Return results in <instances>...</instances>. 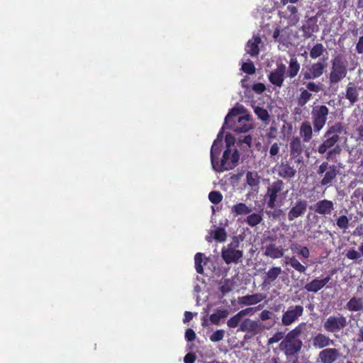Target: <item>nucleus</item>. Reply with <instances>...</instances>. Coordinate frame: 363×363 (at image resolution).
Listing matches in <instances>:
<instances>
[{"mask_svg":"<svg viewBox=\"0 0 363 363\" xmlns=\"http://www.w3.org/2000/svg\"><path fill=\"white\" fill-rule=\"evenodd\" d=\"M263 220L261 213H252L250 214L245 220V223L251 227H255L259 224Z\"/></svg>","mask_w":363,"mask_h":363,"instance_id":"nucleus-36","label":"nucleus"},{"mask_svg":"<svg viewBox=\"0 0 363 363\" xmlns=\"http://www.w3.org/2000/svg\"><path fill=\"white\" fill-rule=\"evenodd\" d=\"M213 238L218 242H223L226 240L227 233L225 230L222 227L217 228L213 231Z\"/></svg>","mask_w":363,"mask_h":363,"instance_id":"nucleus-43","label":"nucleus"},{"mask_svg":"<svg viewBox=\"0 0 363 363\" xmlns=\"http://www.w3.org/2000/svg\"><path fill=\"white\" fill-rule=\"evenodd\" d=\"M356 51L358 54L363 53V36H361L359 38V40L356 45Z\"/></svg>","mask_w":363,"mask_h":363,"instance_id":"nucleus-62","label":"nucleus"},{"mask_svg":"<svg viewBox=\"0 0 363 363\" xmlns=\"http://www.w3.org/2000/svg\"><path fill=\"white\" fill-rule=\"evenodd\" d=\"M323 143L318 146V152L320 154L327 152L326 159L328 160L333 159L334 155H339L341 148L335 144L340 140V137L338 135H333L331 136H323Z\"/></svg>","mask_w":363,"mask_h":363,"instance_id":"nucleus-6","label":"nucleus"},{"mask_svg":"<svg viewBox=\"0 0 363 363\" xmlns=\"http://www.w3.org/2000/svg\"><path fill=\"white\" fill-rule=\"evenodd\" d=\"M241 69L247 74H253L256 71L254 63L250 60L242 64Z\"/></svg>","mask_w":363,"mask_h":363,"instance_id":"nucleus-45","label":"nucleus"},{"mask_svg":"<svg viewBox=\"0 0 363 363\" xmlns=\"http://www.w3.org/2000/svg\"><path fill=\"white\" fill-rule=\"evenodd\" d=\"M326 65L324 62L318 61L313 63L308 69L303 72L302 71L301 77H303V80H311L319 78L323 75Z\"/></svg>","mask_w":363,"mask_h":363,"instance_id":"nucleus-12","label":"nucleus"},{"mask_svg":"<svg viewBox=\"0 0 363 363\" xmlns=\"http://www.w3.org/2000/svg\"><path fill=\"white\" fill-rule=\"evenodd\" d=\"M225 144H226L225 149L233 150L235 148V147H233V146L235 143V137L232 134L227 133L225 135Z\"/></svg>","mask_w":363,"mask_h":363,"instance_id":"nucleus-52","label":"nucleus"},{"mask_svg":"<svg viewBox=\"0 0 363 363\" xmlns=\"http://www.w3.org/2000/svg\"><path fill=\"white\" fill-rule=\"evenodd\" d=\"M301 66L296 57H291L289 61L287 70L286 69V77L290 79L294 78L298 73Z\"/></svg>","mask_w":363,"mask_h":363,"instance_id":"nucleus-30","label":"nucleus"},{"mask_svg":"<svg viewBox=\"0 0 363 363\" xmlns=\"http://www.w3.org/2000/svg\"><path fill=\"white\" fill-rule=\"evenodd\" d=\"M329 115V108L325 105H318L311 111V118L315 133H319L325 126Z\"/></svg>","mask_w":363,"mask_h":363,"instance_id":"nucleus-7","label":"nucleus"},{"mask_svg":"<svg viewBox=\"0 0 363 363\" xmlns=\"http://www.w3.org/2000/svg\"><path fill=\"white\" fill-rule=\"evenodd\" d=\"M239 160L240 154L236 148L233 150L225 149L221 160L220 161L218 160L213 168L217 172L231 170L238 165Z\"/></svg>","mask_w":363,"mask_h":363,"instance_id":"nucleus-5","label":"nucleus"},{"mask_svg":"<svg viewBox=\"0 0 363 363\" xmlns=\"http://www.w3.org/2000/svg\"><path fill=\"white\" fill-rule=\"evenodd\" d=\"M360 256V253L353 248L348 250L346 252V257L351 260H357Z\"/></svg>","mask_w":363,"mask_h":363,"instance_id":"nucleus-54","label":"nucleus"},{"mask_svg":"<svg viewBox=\"0 0 363 363\" xmlns=\"http://www.w3.org/2000/svg\"><path fill=\"white\" fill-rule=\"evenodd\" d=\"M286 74V65L283 63L278 64L277 68L269 75V81L274 85L281 87Z\"/></svg>","mask_w":363,"mask_h":363,"instance_id":"nucleus-18","label":"nucleus"},{"mask_svg":"<svg viewBox=\"0 0 363 363\" xmlns=\"http://www.w3.org/2000/svg\"><path fill=\"white\" fill-rule=\"evenodd\" d=\"M203 257L204 255L201 252H197L194 256L195 269L198 274H203Z\"/></svg>","mask_w":363,"mask_h":363,"instance_id":"nucleus-41","label":"nucleus"},{"mask_svg":"<svg viewBox=\"0 0 363 363\" xmlns=\"http://www.w3.org/2000/svg\"><path fill=\"white\" fill-rule=\"evenodd\" d=\"M304 308L301 305L291 306L281 315V325L289 326L294 323L299 317L303 315Z\"/></svg>","mask_w":363,"mask_h":363,"instance_id":"nucleus-10","label":"nucleus"},{"mask_svg":"<svg viewBox=\"0 0 363 363\" xmlns=\"http://www.w3.org/2000/svg\"><path fill=\"white\" fill-rule=\"evenodd\" d=\"M261 307H262V306L259 305L257 307L247 308L240 311L238 312V313H239V315H240L241 317L245 316L248 314H253L255 311H257V310H259L261 308Z\"/></svg>","mask_w":363,"mask_h":363,"instance_id":"nucleus-53","label":"nucleus"},{"mask_svg":"<svg viewBox=\"0 0 363 363\" xmlns=\"http://www.w3.org/2000/svg\"><path fill=\"white\" fill-rule=\"evenodd\" d=\"M196 333L191 328H188L185 332V339L187 342H193L196 339Z\"/></svg>","mask_w":363,"mask_h":363,"instance_id":"nucleus-57","label":"nucleus"},{"mask_svg":"<svg viewBox=\"0 0 363 363\" xmlns=\"http://www.w3.org/2000/svg\"><path fill=\"white\" fill-rule=\"evenodd\" d=\"M225 331L223 330H217L210 335V340L213 342L220 341L223 339Z\"/></svg>","mask_w":363,"mask_h":363,"instance_id":"nucleus-50","label":"nucleus"},{"mask_svg":"<svg viewBox=\"0 0 363 363\" xmlns=\"http://www.w3.org/2000/svg\"><path fill=\"white\" fill-rule=\"evenodd\" d=\"M330 275H328L327 277L322 279H319L318 278L313 279L304 286V289L308 292L317 293L318 291L323 289L324 286L330 281Z\"/></svg>","mask_w":363,"mask_h":363,"instance_id":"nucleus-20","label":"nucleus"},{"mask_svg":"<svg viewBox=\"0 0 363 363\" xmlns=\"http://www.w3.org/2000/svg\"><path fill=\"white\" fill-rule=\"evenodd\" d=\"M331 65L329 82L330 84H337L347 74V61L342 55L338 54L332 59Z\"/></svg>","mask_w":363,"mask_h":363,"instance_id":"nucleus-4","label":"nucleus"},{"mask_svg":"<svg viewBox=\"0 0 363 363\" xmlns=\"http://www.w3.org/2000/svg\"><path fill=\"white\" fill-rule=\"evenodd\" d=\"M344 126L342 123L337 122L330 126L325 133V136H331L333 135H338L343 131Z\"/></svg>","mask_w":363,"mask_h":363,"instance_id":"nucleus-40","label":"nucleus"},{"mask_svg":"<svg viewBox=\"0 0 363 363\" xmlns=\"http://www.w3.org/2000/svg\"><path fill=\"white\" fill-rule=\"evenodd\" d=\"M310 208L319 215L328 216L331 215L335 209V204L333 201L325 199L317 201Z\"/></svg>","mask_w":363,"mask_h":363,"instance_id":"nucleus-15","label":"nucleus"},{"mask_svg":"<svg viewBox=\"0 0 363 363\" xmlns=\"http://www.w3.org/2000/svg\"><path fill=\"white\" fill-rule=\"evenodd\" d=\"M284 188V183L281 179H277L269 185L265 194L268 208L271 209L275 208L277 197Z\"/></svg>","mask_w":363,"mask_h":363,"instance_id":"nucleus-9","label":"nucleus"},{"mask_svg":"<svg viewBox=\"0 0 363 363\" xmlns=\"http://www.w3.org/2000/svg\"><path fill=\"white\" fill-rule=\"evenodd\" d=\"M261 39L259 36L254 37L253 40H249L246 45V52L251 56H256L259 52V44Z\"/></svg>","mask_w":363,"mask_h":363,"instance_id":"nucleus-31","label":"nucleus"},{"mask_svg":"<svg viewBox=\"0 0 363 363\" xmlns=\"http://www.w3.org/2000/svg\"><path fill=\"white\" fill-rule=\"evenodd\" d=\"M278 175L284 179H291L295 177L296 169L291 165L289 161L281 162L278 167Z\"/></svg>","mask_w":363,"mask_h":363,"instance_id":"nucleus-22","label":"nucleus"},{"mask_svg":"<svg viewBox=\"0 0 363 363\" xmlns=\"http://www.w3.org/2000/svg\"><path fill=\"white\" fill-rule=\"evenodd\" d=\"M282 273V269L280 267H272L265 273L263 280V284L267 286L273 283L279 276Z\"/></svg>","mask_w":363,"mask_h":363,"instance_id":"nucleus-26","label":"nucleus"},{"mask_svg":"<svg viewBox=\"0 0 363 363\" xmlns=\"http://www.w3.org/2000/svg\"><path fill=\"white\" fill-rule=\"evenodd\" d=\"M262 325L259 321L245 318L240 324L238 331L257 335L262 332Z\"/></svg>","mask_w":363,"mask_h":363,"instance_id":"nucleus-16","label":"nucleus"},{"mask_svg":"<svg viewBox=\"0 0 363 363\" xmlns=\"http://www.w3.org/2000/svg\"><path fill=\"white\" fill-rule=\"evenodd\" d=\"M208 199L213 204H218L223 200V195L220 191H212L208 194Z\"/></svg>","mask_w":363,"mask_h":363,"instance_id":"nucleus-44","label":"nucleus"},{"mask_svg":"<svg viewBox=\"0 0 363 363\" xmlns=\"http://www.w3.org/2000/svg\"><path fill=\"white\" fill-rule=\"evenodd\" d=\"M279 151H280V144H279L277 143H274V144H272L269 149L270 157L273 158L275 161H277Z\"/></svg>","mask_w":363,"mask_h":363,"instance_id":"nucleus-49","label":"nucleus"},{"mask_svg":"<svg viewBox=\"0 0 363 363\" xmlns=\"http://www.w3.org/2000/svg\"><path fill=\"white\" fill-rule=\"evenodd\" d=\"M265 298L262 294H255L252 295L243 296L238 297V303L240 306H250L257 304Z\"/></svg>","mask_w":363,"mask_h":363,"instance_id":"nucleus-24","label":"nucleus"},{"mask_svg":"<svg viewBox=\"0 0 363 363\" xmlns=\"http://www.w3.org/2000/svg\"><path fill=\"white\" fill-rule=\"evenodd\" d=\"M312 345L315 349H325L334 345V340L324 333H317L312 337Z\"/></svg>","mask_w":363,"mask_h":363,"instance_id":"nucleus-19","label":"nucleus"},{"mask_svg":"<svg viewBox=\"0 0 363 363\" xmlns=\"http://www.w3.org/2000/svg\"><path fill=\"white\" fill-rule=\"evenodd\" d=\"M286 9H287V11H289L291 13L289 18L291 20H294V21H297L298 20V17L297 16V13H298L297 7L295 6L289 5Z\"/></svg>","mask_w":363,"mask_h":363,"instance_id":"nucleus-55","label":"nucleus"},{"mask_svg":"<svg viewBox=\"0 0 363 363\" xmlns=\"http://www.w3.org/2000/svg\"><path fill=\"white\" fill-rule=\"evenodd\" d=\"M326 51L322 43H316L310 50V57L312 59L320 57Z\"/></svg>","mask_w":363,"mask_h":363,"instance_id":"nucleus-37","label":"nucleus"},{"mask_svg":"<svg viewBox=\"0 0 363 363\" xmlns=\"http://www.w3.org/2000/svg\"><path fill=\"white\" fill-rule=\"evenodd\" d=\"M274 122L272 123V125L268 130V132L267 133V136L269 138H276L277 135V128L275 125H274Z\"/></svg>","mask_w":363,"mask_h":363,"instance_id":"nucleus-56","label":"nucleus"},{"mask_svg":"<svg viewBox=\"0 0 363 363\" xmlns=\"http://www.w3.org/2000/svg\"><path fill=\"white\" fill-rule=\"evenodd\" d=\"M232 213L235 216L247 215L252 211V208L244 203H238L232 207Z\"/></svg>","mask_w":363,"mask_h":363,"instance_id":"nucleus-33","label":"nucleus"},{"mask_svg":"<svg viewBox=\"0 0 363 363\" xmlns=\"http://www.w3.org/2000/svg\"><path fill=\"white\" fill-rule=\"evenodd\" d=\"M239 141L240 143L246 144L251 147L252 138L250 135H245L242 138H240Z\"/></svg>","mask_w":363,"mask_h":363,"instance_id":"nucleus-61","label":"nucleus"},{"mask_svg":"<svg viewBox=\"0 0 363 363\" xmlns=\"http://www.w3.org/2000/svg\"><path fill=\"white\" fill-rule=\"evenodd\" d=\"M286 250L281 245L278 246L274 242L267 245L264 247V255L272 259H279L284 257Z\"/></svg>","mask_w":363,"mask_h":363,"instance_id":"nucleus-21","label":"nucleus"},{"mask_svg":"<svg viewBox=\"0 0 363 363\" xmlns=\"http://www.w3.org/2000/svg\"><path fill=\"white\" fill-rule=\"evenodd\" d=\"M284 337H285L284 333L279 332V331L277 332L272 335V337L269 338L268 344L271 345V344L279 342L280 340H282L284 338Z\"/></svg>","mask_w":363,"mask_h":363,"instance_id":"nucleus-51","label":"nucleus"},{"mask_svg":"<svg viewBox=\"0 0 363 363\" xmlns=\"http://www.w3.org/2000/svg\"><path fill=\"white\" fill-rule=\"evenodd\" d=\"M272 313L268 310H264L259 314V318L262 320H267L272 318Z\"/></svg>","mask_w":363,"mask_h":363,"instance_id":"nucleus-59","label":"nucleus"},{"mask_svg":"<svg viewBox=\"0 0 363 363\" xmlns=\"http://www.w3.org/2000/svg\"><path fill=\"white\" fill-rule=\"evenodd\" d=\"M240 242L238 237L234 236L230 243L223 247L221 257L227 264H238L242 261L243 250L240 249Z\"/></svg>","mask_w":363,"mask_h":363,"instance_id":"nucleus-3","label":"nucleus"},{"mask_svg":"<svg viewBox=\"0 0 363 363\" xmlns=\"http://www.w3.org/2000/svg\"><path fill=\"white\" fill-rule=\"evenodd\" d=\"M340 355L337 349L328 347L319 352L318 360L321 363H335L340 357Z\"/></svg>","mask_w":363,"mask_h":363,"instance_id":"nucleus-17","label":"nucleus"},{"mask_svg":"<svg viewBox=\"0 0 363 363\" xmlns=\"http://www.w3.org/2000/svg\"><path fill=\"white\" fill-rule=\"evenodd\" d=\"M347 325L346 317L342 315L339 316L330 315L323 323L324 329L328 333L339 332Z\"/></svg>","mask_w":363,"mask_h":363,"instance_id":"nucleus-11","label":"nucleus"},{"mask_svg":"<svg viewBox=\"0 0 363 363\" xmlns=\"http://www.w3.org/2000/svg\"><path fill=\"white\" fill-rule=\"evenodd\" d=\"M317 174L323 177L320 182L321 186H331L333 182L335 181L338 169L335 165L329 164L328 162H323L317 169Z\"/></svg>","mask_w":363,"mask_h":363,"instance_id":"nucleus-8","label":"nucleus"},{"mask_svg":"<svg viewBox=\"0 0 363 363\" xmlns=\"http://www.w3.org/2000/svg\"><path fill=\"white\" fill-rule=\"evenodd\" d=\"M307 206L308 202L306 200L303 199H297L287 214L288 220L293 221L298 217L303 216L306 212Z\"/></svg>","mask_w":363,"mask_h":363,"instance_id":"nucleus-14","label":"nucleus"},{"mask_svg":"<svg viewBox=\"0 0 363 363\" xmlns=\"http://www.w3.org/2000/svg\"><path fill=\"white\" fill-rule=\"evenodd\" d=\"M241 316L239 315V313H238L233 317H231L229 320L227 321V325L230 328H235L239 325V323H241Z\"/></svg>","mask_w":363,"mask_h":363,"instance_id":"nucleus-47","label":"nucleus"},{"mask_svg":"<svg viewBox=\"0 0 363 363\" xmlns=\"http://www.w3.org/2000/svg\"><path fill=\"white\" fill-rule=\"evenodd\" d=\"M247 184L252 188L257 186L259 184V177L255 172H247L246 174Z\"/></svg>","mask_w":363,"mask_h":363,"instance_id":"nucleus-38","label":"nucleus"},{"mask_svg":"<svg viewBox=\"0 0 363 363\" xmlns=\"http://www.w3.org/2000/svg\"><path fill=\"white\" fill-rule=\"evenodd\" d=\"M296 253L298 256L302 257L304 259H308L310 257L309 249L306 246L296 245Z\"/></svg>","mask_w":363,"mask_h":363,"instance_id":"nucleus-48","label":"nucleus"},{"mask_svg":"<svg viewBox=\"0 0 363 363\" xmlns=\"http://www.w3.org/2000/svg\"><path fill=\"white\" fill-rule=\"evenodd\" d=\"M317 17L312 16L307 19L306 23L303 25L301 28V30L303 33V36L306 38L311 37L313 33H316L318 30L317 25Z\"/></svg>","mask_w":363,"mask_h":363,"instance_id":"nucleus-23","label":"nucleus"},{"mask_svg":"<svg viewBox=\"0 0 363 363\" xmlns=\"http://www.w3.org/2000/svg\"><path fill=\"white\" fill-rule=\"evenodd\" d=\"M290 160L294 159L295 162L301 163L303 162L302 153L304 145L298 137H293L289 143Z\"/></svg>","mask_w":363,"mask_h":363,"instance_id":"nucleus-13","label":"nucleus"},{"mask_svg":"<svg viewBox=\"0 0 363 363\" xmlns=\"http://www.w3.org/2000/svg\"><path fill=\"white\" fill-rule=\"evenodd\" d=\"M354 235L356 236H363V224L359 225L353 233Z\"/></svg>","mask_w":363,"mask_h":363,"instance_id":"nucleus-63","label":"nucleus"},{"mask_svg":"<svg viewBox=\"0 0 363 363\" xmlns=\"http://www.w3.org/2000/svg\"><path fill=\"white\" fill-rule=\"evenodd\" d=\"M228 312L227 310H218L216 313L210 315V320L214 325H218L220 319L225 318L228 316Z\"/></svg>","mask_w":363,"mask_h":363,"instance_id":"nucleus-39","label":"nucleus"},{"mask_svg":"<svg viewBox=\"0 0 363 363\" xmlns=\"http://www.w3.org/2000/svg\"><path fill=\"white\" fill-rule=\"evenodd\" d=\"M240 113V110L239 108L235 107L231 108L225 118L223 128H231L236 133H247L252 129V124L249 115L239 117L233 125H228V123L231 122V118L237 116Z\"/></svg>","mask_w":363,"mask_h":363,"instance_id":"nucleus-2","label":"nucleus"},{"mask_svg":"<svg viewBox=\"0 0 363 363\" xmlns=\"http://www.w3.org/2000/svg\"><path fill=\"white\" fill-rule=\"evenodd\" d=\"M253 108L257 118L263 123H267L269 121L270 116L267 109L260 106H254Z\"/></svg>","mask_w":363,"mask_h":363,"instance_id":"nucleus-35","label":"nucleus"},{"mask_svg":"<svg viewBox=\"0 0 363 363\" xmlns=\"http://www.w3.org/2000/svg\"><path fill=\"white\" fill-rule=\"evenodd\" d=\"M266 89L265 85L263 83H256L252 86V90L257 94H262Z\"/></svg>","mask_w":363,"mask_h":363,"instance_id":"nucleus-58","label":"nucleus"},{"mask_svg":"<svg viewBox=\"0 0 363 363\" xmlns=\"http://www.w3.org/2000/svg\"><path fill=\"white\" fill-rule=\"evenodd\" d=\"M299 134L303 141L308 143L313 138V128L308 121H303L299 128Z\"/></svg>","mask_w":363,"mask_h":363,"instance_id":"nucleus-29","label":"nucleus"},{"mask_svg":"<svg viewBox=\"0 0 363 363\" xmlns=\"http://www.w3.org/2000/svg\"><path fill=\"white\" fill-rule=\"evenodd\" d=\"M306 326V323H301L287 333L284 338L281 341L279 349L287 358L293 357H296V358L301 351L303 343L300 336L303 333Z\"/></svg>","mask_w":363,"mask_h":363,"instance_id":"nucleus-1","label":"nucleus"},{"mask_svg":"<svg viewBox=\"0 0 363 363\" xmlns=\"http://www.w3.org/2000/svg\"><path fill=\"white\" fill-rule=\"evenodd\" d=\"M303 84H306L308 91L318 93L322 90V84L320 83L317 84L314 82H308Z\"/></svg>","mask_w":363,"mask_h":363,"instance_id":"nucleus-46","label":"nucleus"},{"mask_svg":"<svg viewBox=\"0 0 363 363\" xmlns=\"http://www.w3.org/2000/svg\"><path fill=\"white\" fill-rule=\"evenodd\" d=\"M223 143H218L217 141H213L211 148V162L212 167L218 161V157L221 152Z\"/></svg>","mask_w":363,"mask_h":363,"instance_id":"nucleus-32","label":"nucleus"},{"mask_svg":"<svg viewBox=\"0 0 363 363\" xmlns=\"http://www.w3.org/2000/svg\"><path fill=\"white\" fill-rule=\"evenodd\" d=\"M345 308L352 312H362L363 311V298L353 296L345 306Z\"/></svg>","mask_w":363,"mask_h":363,"instance_id":"nucleus-27","label":"nucleus"},{"mask_svg":"<svg viewBox=\"0 0 363 363\" xmlns=\"http://www.w3.org/2000/svg\"><path fill=\"white\" fill-rule=\"evenodd\" d=\"M284 262L286 265L291 266L293 269L299 273L305 274L307 266H305L299 262L295 256H286L284 258Z\"/></svg>","mask_w":363,"mask_h":363,"instance_id":"nucleus-28","label":"nucleus"},{"mask_svg":"<svg viewBox=\"0 0 363 363\" xmlns=\"http://www.w3.org/2000/svg\"><path fill=\"white\" fill-rule=\"evenodd\" d=\"M193 317H194V315L191 312L186 311L184 313V318L183 319V322L184 323H186L189 322L190 320H191L193 319Z\"/></svg>","mask_w":363,"mask_h":363,"instance_id":"nucleus-64","label":"nucleus"},{"mask_svg":"<svg viewBox=\"0 0 363 363\" xmlns=\"http://www.w3.org/2000/svg\"><path fill=\"white\" fill-rule=\"evenodd\" d=\"M196 360V355L194 353H187L184 358V363H194Z\"/></svg>","mask_w":363,"mask_h":363,"instance_id":"nucleus-60","label":"nucleus"},{"mask_svg":"<svg viewBox=\"0 0 363 363\" xmlns=\"http://www.w3.org/2000/svg\"><path fill=\"white\" fill-rule=\"evenodd\" d=\"M345 98L351 105H354L359 101V92L354 82H349L345 91Z\"/></svg>","mask_w":363,"mask_h":363,"instance_id":"nucleus-25","label":"nucleus"},{"mask_svg":"<svg viewBox=\"0 0 363 363\" xmlns=\"http://www.w3.org/2000/svg\"><path fill=\"white\" fill-rule=\"evenodd\" d=\"M335 224L338 228L342 230L343 232H345L349 228L350 220L347 216L341 215L336 219Z\"/></svg>","mask_w":363,"mask_h":363,"instance_id":"nucleus-42","label":"nucleus"},{"mask_svg":"<svg viewBox=\"0 0 363 363\" xmlns=\"http://www.w3.org/2000/svg\"><path fill=\"white\" fill-rule=\"evenodd\" d=\"M297 97V104L300 107L304 106L312 98V94L305 89H301Z\"/></svg>","mask_w":363,"mask_h":363,"instance_id":"nucleus-34","label":"nucleus"}]
</instances>
